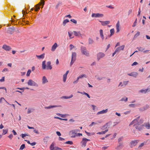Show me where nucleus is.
Here are the masks:
<instances>
[{
    "label": "nucleus",
    "mask_w": 150,
    "mask_h": 150,
    "mask_svg": "<svg viewBox=\"0 0 150 150\" xmlns=\"http://www.w3.org/2000/svg\"><path fill=\"white\" fill-rule=\"evenodd\" d=\"M13 135L12 134H11L8 136V137L10 139H11L13 138Z\"/></svg>",
    "instance_id": "obj_57"
},
{
    "label": "nucleus",
    "mask_w": 150,
    "mask_h": 150,
    "mask_svg": "<svg viewBox=\"0 0 150 150\" xmlns=\"http://www.w3.org/2000/svg\"><path fill=\"white\" fill-rule=\"evenodd\" d=\"M73 130V132H74L76 133V132H80V130L79 129H76Z\"/></svg>",
    "instance_id": "obj_58"
},
{
    "label": "nucleus",
    "mask_w": 150,
    "mask_h": 150,
    "mask_svg": "<svg viewBox=\"0 0 150 150\" xmlns=\"http://www.w3.org/2000/svg\"><path fill=\"white\" fill-rule=\"evenodd\" d=\"M42 80L43 84H45L48 82V81L45 76H43L42 77Z\"/></svg>",
    "instance_id": "obj_16"
},
{
    "label": "nucleus",
    "mask_w": 150,
    "mask_h": 150,
    "mask_svg": "<svg viewBox=\"0 0 150 150\" xmlns=\"http://www.w3.org/2000/svg\"><path fill=\"white\" fill-rule=\"evenodd\" d=\"M45 54L44 53H43L40 55H36V57L39 59H43L45 57Z\"/></svg>",
    "instance_id": "obj_19"
},
{
    "label": "nucleus",
    "mask_w": 150,
    "mask_h": 150,
    "mask_svg": "<svg viewBox=\"0 0 150 150\" xmlns=\"http://www.w3.org/2000/svg\"><path fill=\"white\" fill-rule=\"evenodd\" d=\"M57 115L60 116L62 117H66V115H63L59 113H57Z\"/></svg>",
    "instance_id": "obj_42"
},
{
    "label": "nucleus",
    "mask_w": 150,
    "mask_h": 150,
    "mask_svg": "<svg viewBox=\"0 0 150 150\" xmlns=\"http://www.w3.org/2000/svg\"><path fill=\"white\" fill-rule=\"evenodd\" d=\"M143 121L140 118V116H139L136 119L133 120L129 124V126L133 125L136 129L140 131L143 129L144 125H142Z\"/></svg>",
    "instance_id": "obj_1"
},
{
    "label": "nucleus",
    "mask_w": 150,
    "mask_h": 150,
    "mask_svg": "<svg viewBox=\"0 0 150 150\" xmlns=\"http://www.w3.org/2000/svg\"><path fill=\"white\" fill-rule=\"evenodd\" d=\"M138 142V140H134L132 141L130 143L131 147H133L135 146L137 144Z\"/></svg>",
    "instance_id": "obj_11"
},
{
    "label": "nucleus",
    "mask_w": 150,
    "mask_h": 150,
    "mask_svg": "<svg viewBox=\"0 0 150 150\" xmlns=\"http://www.w3.org/2000/svg\"><path fill=\"white\" fill-rule=\"evenodd\" d=\"M58 47V45L56 43H55L52 47L51 50L52 51H54Z\"/></svg>",
    "instance_id": "obj_15"
},
{
    "label": "nucleus",
    "mask_w": 150,
    "mask_h": 150,
    "mask_svg": "<svg viewBox=\"0 0 150 150\" xmlns=\"http://www.w3.org/2000/svg\"><path fill=\"white\" fill-rule=\"evenodd\" d=\"M123 139V137H120L118 139V142H121L122 141Z\"/></svg>",
    "instance_id": "obj_62"
},
{
    "label": "nucleus",
    "mask_w": 150,
    "mask_h": 150,
    "mask_svg": "<svg viewBox=\"0 0 150 150\" xmlns=\"http://www.w3.org/2000/svg\"><path fill=\"white\" fill-rule=\"evenodd\" d=\"M28 85V86H38V85L37 83L35 82V81H33L32 79L29 80L28 82H27Z\"/></svg>",
    "instance_id": "obj_6"
},
{
    "label": "nucleus",
    "mask_w": 150,
    "mask_h": 150,
    "mask_svg": "<svg viewBox=\"0 0 150 150\" xmlns=\"http://www.w3.org/2000/svg\"><path fill=\"white\" fill-rule=\"evenodd\" d=\"M8 132V129H3L2 134L5 135Z\"/></svg>",
    "instance_id": "obj_43"
},
{
    "label": "nucleus",
    "mask_w": 150,
    "mask_h": 150,
    "mask_svg": "<svg viewBox=\"0 0 150 150\" xmlns=\"http://www.w3.org/2000/svg\"><path fill=\"white\" fill-rule=\"evenodd\" d=\"M100 33L101 37L103 40L104 39V35L103 33V31L101 29L100 30Z\"/></svg>",
    "instance_id": "obj_28"
},
{
    "label": "nucleus",
    "mask_w": 150,
    "mask_h": 150,
    "mask_svg": "<svg viewBox=\"0 0 150 150\" xmlns=\"http://www.w3.org/2000/svg\"><path fill=\"white\" fill-rule=\"evenodd\" d=\"M129 82V81H124L123 82V85H125V86H126V85H127L128 84V83Z\"/></svg>",
    "instance_id": "obj_49"
},
{
    "label": "nucleus",
    "mask_w": 150,
    "mask_h": 150,
    "mask_svg": "<svg viewBox=\"0 0 150 150\" xmlns=\"http://www.w3.org/2000/svg\"><path fill=\"white\" fill-rule=\"evenodd\" d=\"M127 75L128 76L136 78L138 75V73L137 72H133L130 73H128Z\"/></svg>",
    "instance_id": "obj_10"
},
{
    "label": "nucleus",
    "mask_w": 150,
    "mask_h": 150,
    "mask_svg": "<svg viewBox=\"0 0 150 150\" xmlns=\"http://www.w3.org/2000/svg\"><path fill=\"white\" fill-rule=\"evenodd\" d=\"M108 129H106L105 131H102L101 132H99L97 133V134H105L108 131Z\"/></svg>",
    "instance_id": "obj_23"
},
{
    "label": "nucleus",
    "mask_w": 150,
    "mask_h": 150,
    "mask_svg": "<svg viewBox=\"0 0 150 150\" xmlns=\"http://www.w3.org/2000/svg\"><path fill=\"white\" fill-rule=\"evenodd\" d=\"M76 53L75 52H73L72 54L71 61L70 63V66H71L74 62L76 58Z\"/></svg>",
    "instance_id": "obj_4"
},
{
    "label": "nucleus",
    "mask_w": 150,
    "mask_h": 150,
    "mask_svg": "<svg viewBox=\"0 0 150 150\" xmlns=\"http://www.w3.org/2000/svg\"><path fill=\"white\" fill-rule=\"evenodd\" d=\"M140 34V32L139 31H138L134 35V37H137Z\"/></svg>",
    "instance_id": "obj_51"
},
{
    "label": "nucleus",
    "mask_w": 150,
    "mask_h": 150,
    "mask_svg": "<svg viewBox=\"0 0 150 150\" xmlns=\"http://www.w3.org/2000/svg\"><path fill=\"white\" fill-rule=\"evenodd\" d=\"M81 51L82 54L86 56H89V53L88 51L87 50L86 48L82 46L81 47Z\"/></svg>",
    "instance_id": "obj_3"
},
{
    "label": "nucleus",
    "mask_w": 150,
    "mask_h": 150,
    "mask_svg": "<svg viewBox=\"0 0 150 150\" xmlns=\"http://www.w3.org/2000/svg\"><path fill=\"white\" fill-rule=\"evenodd\" d=\"M125 47V45H122L119 47L117 48L115 50V52H119L121 50H123L124 48Z\"/></svg>",
    "instance_id": "obj_12"
},
{
    "label": "nucleus",
    "mask_w": 150,
    "mask_h": 150,
    "mask_svg": "<svg viewBox=\"0 0 150 150\" xmlns=\"http://www.w3.org/2000/svg\"><path fill=\"white\" fill-rule=\"evenodd\" d=\"M46 61H43L42 63V68L43 69L51 70L52 66L51 65L50 61H48L47 62V65L46 64Z\"/></svg>",
    "instance_id": "obj_2"
},
{
    "label": "nucleus",
    "mask_w": 150,
    "mask_h": 150,
    "mask_svg": "<svg viewBox=\"0 0 150 150\" xmlns=\"http://www.w3.org/2000/svg\"><path fill=\"white\" fill-rule=\"evenodd\" d=\"M110 36H111L112 35H113V34H114V32H115L114 29V28L111 29L110 30Z\"/></svg>",
    "instance_id": "obj_34"
},
{
    "label": "nucleus",
    "mask_w": 150,
    "mask_h": 150,
    "mask_svg": "<svg viewBox=\"0 0 150 150\" xmlns=\"http://www.w3.org/2000/svg\"><path fill=\"white\" fill-rule=\"evenodd\" d=\"M148 89L145 90L142 89L140 90V92L142 93H146Z\"/></svg>",
    "instance_id": "obj_38"
},
{
    "label": "nucleus",
    "mask_w": 150,
    "mask_h": 150,
    "mask_svg": "<svg viewBox=\"0 0 150 150\" xmlns=\"http://www.w3.org/2000/svg\"><path fill=\"white\" fill-rule=\"evenodd\" d=\"M73 32L75 36L82 37L83 36V35L81 33L80 31L77 32L74 31H73Z\"/></svg>",
    "instance_id": "obj_9"
},
{
    "label": "nucleus",
    "mask_w": 150,
    "mask_h": 150,
    "mask_svg": "<svg viewBox=\"0 0 150 150\" xmlns=\"http://www.w3.org/2000/svg\"><path fill=\"white\" fill-rule=\"evenodd\" d=\"M70 21L75 24H76L77 23L76 21L74 19H71Z\"/></svg>",
    "instance_id": "obj_48"
},
{
    "label": "nucleus",
    "mask_w": 150,
    "mask_h": 150,
    "mask_svg": "<svg viewBox=\"0 0 150 150\" xmlns=\"http://www.w3.org/2000/svg\"><path fill=\"white\" fill-rule=\"evenodd\" d=\"M83 94H84L87 96V97L89 98H90V96L88 94L84 92L83 93Z\"/></svg>",
    "instance_id": "obj_52"
},
{
    "label": "nucleus",
    "mask_w": 150,
    "mask_h": 150,
    "mask_svg": "<svg viewBox=\"0 0 150 150\" xmlns=\"http://www.w3.org/2000/svg\"><path fill=\"white\" fill-rule=\"evenodd\" d=\"M67 75L64 74L63 76V81L65 82L66 80Z\"/></svg>",
    "instance_id": "obj_37"
},
{
    "label": "nucleus",
    "mask_w": 150,
    "mask_h": 150,
    "mask_svg": "<svg viewBox=\"0 0 150 150\" xmlns=\"http://www.w3.org/2000/svg\"><path fill=\"white\" fill-rule=\"evenodd\" d=\"M117 33H118L120 31V23L118 21L116 25Z\"/></svg>",
    "instance_id": "obj_20"
},
{
    "label": "nucleus",
    "mask_w": 150,
    "mask_h": 150,
    "mask_svg": "<svg viewBox=\"0 0 150 150\" xmlns=\"http://www.w3.org/2000/svg\"><path fill=\"white\" fill-rule=\"evenodd\" d=\"M14 30V28H9L7 30V32L10 34H12Z\"/></svg>",
    "instance_id": "obj_17"
},
{
    "label": "nucleus",
    "mask_w": 150,
    "mask_h": 150,
    "mask_svg": "<svg viewBox=\"0 0 150 150\" xmlns=\"http://www.w3.org/2000/svg\"><path fill=\"white\" fill-rule=\"evenodd\" d=\"M25 144H23L21 146L20 149L21 150H23L25 148Z\"/></svg>",
    "instance_id": "obj_46"
},
{
    "label": "nucleus",
    "mask_w": 150,
    "mask_h": 150,
    "mask_svg": "<svg viewBox=\"0 0 150 150\" xmlns=\"http://www.w3.org/2000/svg\"><path fill=\"white\" fill-rule=\"evenodd\" d=\"M33 131H34V132L35 133H36V134H39V132H38V130H37L35 129H34V130Z\"/></svg>",
    "instance_id": "obj_61"
},
{
    "label": "nucleus",
    "mask_w": 150,
    "mask_h": 150,
    "mask_svg": "<svg viewBox=\"0 0 150 150\" xmlns=\"http://www.w3.org/2000/svg\"><path fill=\"white\" fill-rule=\"evenodd\" d=\"M54 144L53 143H52L50 146V150H54L55 147H54Z\"/></svg>",
    "instance_id": "obj_24"
},
{
    "label": "nucleus",
    "mask_w": 150,
    "mask_h": 150,
    "mask_svg": "<svg viewBox=\"0 0 150 150\" xmlns=\"http://www.w3.org/2000/svg\"><path fill=\"white\" fill-rule=\"evenodd\" d=\"M88 44H92L94 42L93 40L91 38H89L88 40Z\"/></svg>",
    "instance_id": "obj_29"
},
{
    "label": "nucleus",
    "mask_w": 150,
    "mask_h": 150,
    "mask_svg": "<svg viewBox=\"0 0 150 150\" xmlns=\"http://www.w3.org/2000/svg\"><path fill=\"white\" fill-rule=\"evenodd\" d=\"M88 141H90V140L85 138H83L81 142V146L83 147H85L86 145V143Z\"/></svg>",
    "instance_id": "obj_5"
},
{
    "label": "nucleus",
    "mask_w": 150,
    "mask_h": 150,
    "mask_svg": "<svg viewBox=\"0 0 150 150\" xmlns=\"http://www.w3.org/2000/svg\"><path fill=\"white\" fill-rule=\"evenodd\" d=\"M45 4V1L42 0H41V1L40 3L39 4H40V5H42V6H41V8H42L43 7V6Z\"/></svg>",
    "instance_id": "obj_35"
},
{
    "label": "nucleus",
    "mask_w": 150,
    "mask_h": 150,
    "mask_svg": "<svg viewBox=\"0 0 150 150\" xmlns=\"http://www.w3.org/2000/svg\"><path fill=\"white\" fill-rule=\"evenodd\" d=\"M49 137H45L43 139V141L45 144H46L48 141Z\"/></svg>",
    "instance_id": "obj_27"
},
{
    "label": "nucleus",
    "mask_w": 150,
    "mask_h": 150,
    "mask_svg": "<svg viewBox=\"0 0 150 150\" xmlns=\"http://www.w3.org/2000/svg\"><path fill=\"white\" fill-rule=\"evenodd\" d=\"M69 21L68 19H66L64 20L63 22V24L64 25H65L66 24L69 22Z\"/></svg>",
    "instance_id": "obj_33"
},
{
    "label": "nucleus",
    "mask_w": 150,
    "mask_h": 150,
    "mask_svg": "<svg viewBox=\"0 0 150 150\" xmlns=\"http://www.w3.org/2000/svg\"><path fill=\"white\" fill-rule=\"evenodd\" d=\"M68 34L69 35V37L70 39H71L74 38V37H72V35L73 34V32H68Z\"/></svg>",
    "instance_id": "obj_25"
},
{
    "label": "nucleus",
    "mask_w": 150,
    "mask_h": 150,
    "mask_svg": "<svg viewBox=\"0 0 150 150\" xmlns=\"http://www.w3.org/2000/svg\"><path fill=\"white\" fill-rule=\"evenodd\" d=\"M129 106L132 107H134L135 106V105L133 104H131L129 105Z\"/></svg>",
    "instance_id": "obj_55"
},
{
    "label": "nucleus",
    "mask_w": 150,
    "mask_h": 150,
    "mask_svg": "<svg viewBox=\"0 0 150 150\" xmlns=\"http://www.w3.org/2000/svg\"><path fill=\"white\" fill-rule=\"evenodd\" d=\"M105 56V54L102 52H99L97 54V59L99 61L101 58Z\"/></svg>",
    "instance_id": "obj_8"
},
{
    "label": "nucleus",
    "mask_w": 150,
    "mask_h": 150,
    "mask_svg": "<svg viewBox=\"0 0 150 150\" xmlns=\"http://www.w3.org/2000/svg\"><path fill=\"white\" fill-rule=\"evenodd\" d=\"M103 16L104 15L103 14L99 13H93L91 15L92 17H94L96 18H101L103 17Z\"/></svg>",
    "instance_id": "obj_7"
},
{
    "label": "nucleus",
    "mask_w": 150,
    "mask_h": 150,
    "mask_svg": "<svg viewBox=\"0 0 150 150\" xmlns=\"http://www.w3.org/2000/svg\"><path fill=\"white\" fill-rule=\"evenodd\" d=\"M70 133H71L72 135L71 137L72 138L75 137L76 135V133H75L74 132H73V130L70 131Z\"/></svg>",
    "instance_id": "obj_22"
},
{
    "label": "nucleus",
    "mask_w": 150,
    "mask_h": 150,
    "mask_svg": "<svg viewBox=\"0 0 150 150\" xmlns=\"http://www.w3.org/2000/svg\"><path fill=\"white\" fill-rule=\"evenodd\" d=\"M65 144L70 145H72L73 144V142L72 141H68L65 142Z\"/></svg>",
    "instance_id": "obj_39"
},
{
    "label": "nucleus",
    "mask_w": 150,
    "mask_h": 150,
    "mask_svg": "<svg viewBox=\"0 0 150 150\" xmlns=\"http://www.w3.org/2000/svg\"><path fill=\"white\" fill-rule=\"evenodd\" d=\"M59 106L57 105H50L48 107H46L45 108V109H49L54 108L58 107Z\"/></svg>",
    "instance_id": "obj_21"
},
{
    "label": "nucleus",
    "mask_w": 150,
    "mask_h": 150,
    "mask_svg": "<svg viewBox=\"0 0 150 150\" xmlns=\"http://www.w3.org/2000/svg\"><path fill=\"white\" fill-rule=\"evenodd\" d=\"M70 50H71L73 48L75 47L72 44H70L69 45Z\"/></svg>",
    "instance_id": "obj_47"
},
{
    "label": "nucleus",
    "mask_w": 150,
    "mask_h": 150,
    "mask_svg": "<svg viewBox=\"0 0 150 150\" xmlns=\"http://www.w3.org/2000/svg\"><path fill=\"white\" fill-rule=\"evenodd\" d=\"M56 133L57 135L58 136H60L61 135V134L60 132L59 131H57L56 132Z\"/></svg>",
    "instance_id": "obj_64"
},
{
    "label": "nucleus",
    "mask_w": 150,
    "mask_h": 150,
    "mask_svg": "<svg viewBox=\"0 0 150 150\" xmlns=\"http://www.w3.org/2000/svg\"><path fill=\"white\" fill-rule=\"evenodd\" d=\"M144 143H141L138 146V148H141L144 146Z\"/></svg>",
    "instance_id": "obj_56"
},
{
    "label": "nucleus",
    "mask_w": 150,
    "mask_h": 150,
    "mask_svg": "<svg viewBox=\"0 0 150 150\" xmlns=\"http://www.w3.org/2000/svg\"><path fill=\"white\" fill-rule=\"evenodd\" d=\"M73 96V95H71L69 96H63L61 98H64V99H69L71 98Z\"/></svg>",
    "instance_id": "obj_26"
},
{
    "label": "nucleus",
    "mask_w": 150,
    "mask_h": 150,
    "mask_svg": "<svg viewBox=\"0 0 150 150\" xmlns=\"http://www.w3.org/2000/svg\"><path fill=\"white\" fill-rule=\"evenodd\" d=\"M145 127L147 129H149L150 128V125L149 122L144 124Z\"/></svg>",
    "instance_id": "obj_31"
},
{
    "label": "nucleus",
    "mask_w": 150,
    "mask_h": 150,
    "mask_svg": "<svg viewBox=\"0 0 150 150\" xmlns=\"http://www.w3.org/2000/svg\"><path fill=\"white\" fill-rule=\"evenodd\" d=\"M149 108V106L148 105H146L144 107V110H145L148 109Z\"/></svg>",
    "instance_id": "obj_41"
},
{
    "label": "nucleus",
    "mask_w": 150,
    "mask_h": 150,
    "mask_svg": "<svg viewBox=\"0 0 150 150\" xmlns=\"http://www.w3.org/2000/svg\"><path fill=\"white\" fill-rule=\"evenodd\" d=\"M108 109H106L105 110H103L101 111L98 112L97 113V114L98 115H99V114L105 113H106V112H108Z\"/></svg>",
    "instance_id": "obj_18"
},
{
    "label": "nucleus",
    "mask_w": 150,
    "mask_h": 150,
    "mask_svg": "<svg viewBox=\"0 0 150 150\" xmlns=\"http://www.w3.org/2000/svg\"><path fill=\"white\" fill-rule=\"evenodd\" d=\"M31 72V70H30V69L28 70L27 71V73L26 74L27 76H29Z\"/></svg>",
    "instance_id": "obj_44"
},
{
    "label": "nucleus",
    "mask_w": 150,
    "mask_h": 150,
    "mask_svg": "<svg viewBox=\"0 0 150 150\" xmlns=\"http://www.w3.org/2000/svg\"><path fill=\"white\" fill-rule=\"evenodd\" d=\"M3 100H4L8 105H9V104L3 97L0 98V103H1Z\"/></svg>",
    "instance_id": "obj_36"
},
{
    "label": "nucleus",
    "mask_w": 150,
    "mask_h": 150,
    "mask_svg": "<svg viewBox=\"0 0 150 150\" xmlns=\"http://www.w3.org/2000/svg\"><path fill=\"white\" fill-rule=\"evenodd\" d=\"M40 4H37L35 6V11H38L40 9Z\"/></svg>",
    "instance_id": "obj_30"
},
{
    "label": "nucleus",
    "mask_w": 150,
    "mask_h": 150,
    "mask_svg": "<svg viewBox=\"0 0 150 150\" xmlns=\"http://www.w3.org/2000/svg\"><path fill=\"white\" fill-rule=\"evenodd\" d=\"M138 63L136 62H134L132 64V66H134V65H136L138 64Z\"/></svg>",
    "instance_id": "obj_59"
},
{
    "label": "nucleus",
    "mask_w": 150,
    "mask_h": 150,
    "mask_svg": "<svg viewBox=\"0 0 150 150\" xmlns=\"http://www.w3.org/2000/svg\"><path fill=\"white\" fill-rule=\"evenodd\" d=\"M106 7H107L108 8H111V9H114V7H113L111 5L107 6Z\"/></svg>",
    "instance_id": "obj_60"
},
{
    "label": "nucleus",
    "mask_w": 150,
    "mask_h": 150,
    "mask_svg": "<svg viewBox=\"0 0 150 150\" xmlns=\"http://www.w3.org/2000/svg\"><path fill=\"white\" fill-rule=\"evenodd\" d=\"M137 23V19H136L135 21L134 22V23L132 25L133 27H134L136 26V24Z\"/></svg>",
    "instance_id": "obj_53"
},
{
    "label": "nucleus",
    "mask_w": 150,
    "mask_h": 150,
    "mask_svg": "<svg viewBox=\"0 0 150 150\" xmlns=\"http://www.w3.org/2000/svg\"><path fill=\"white\" fill-rule=\"evenodd\" d=\"M137 48L138 49V50L139 51H141V52H143V51L144 50V49H143V48L141 47H138Z\"/></svg>",
    "instance_id": "obj_45"
},
{
    "label": "nucleus",
    "mask_w": 150,
    "mask_h": 150,
    "mask_svg": "<svg viewBox=\"0 0 150 150\" xmlns=\"http://www.w3.org/2000/svg\"><path fill=\"white\" fill-rule=\"evenodd\" d=\"M83 77H86V75L85 74H82L80 76H79L78 78V79H81Z\"/></svg>",
    "instance_id": "obj_32"
},
{
    "label": "nucleus",
    "mask_w": 150,
    "mask_h": 150,
    "mask_svg": "<svg viewBox=\"0 0 150 150\" xmlns=\"http://www.w3.org/2000/svg\"><path fill=\"white\" fill-rule=\"evenodd\" d=\"M21 135L22 137L23 138L24 137H25L26 136H28V135L27 134H21Z\"/></svg>",
    "instance_id": "obj_63"
},
{
    "label": "nucleus",
    "mask_w": 150,
    "mask_h": 150,
    "mask_svg": "<svg viewBox=\"0 0 150 150\" xmlns=\"http://www.w3.org/2000/svg\"><path fill=\"white\" fill-rule=\"evenodd\" d=\"M2 48L6 51H9L11 49V48L10 46L5 45H3Z\"/></svg>",
    "instance_id": "obj_13"
},
{
    "label": "nucleus",
    "mask_w": 150,
    "mask_h": 150,
    "mask_svg": "<svg viewBox=\"0 0 150 150\" xmlns=\"http://www.w3.org/2000/svg\"><path fill=\"white\" fill-rule=\"evenodd\" d=\"M99 21L101 23L102 25L103 26L107 24H109L110 23V22L109 21Z\"/></svg>",
    "instance_id": "obj_14"
},
{
    "label": "nucleus",
    "mask_w": 150,
    "mask_h": 150,
    "mask_svg": "<svg viewBox=\"0 0 150 150\" xmlns=\"http://www.w3.org/2000/svg\"><path fill=\"white\" fill-rule=\"evenodd\" d=\"M62 149L61 148L58 147L57 146L55 147V149L54 150H62Z\"/></svg>",
    "instance_id": "obj_50"
},
{
    "label": "nucleus",
    "mask_w": 150,
    "mask_h": 150,
    "mask_svg": "<svg viewBox=\"0 0 150 150\" xmlns=\"http://www.w3.org/2000/svg\"><path fill=\"white\" fill-rule=\"evenodd\" d=\"M5 81V77L3 76L2 77V79H0V81L1 82H4Z\"/></svg>",
    "instance_id": "obj_54"
},
{
    "label": "nucleus",
    "mask_w": 150,
    "mask_h": 150,
    "mask_svg": "<svg viewBox=\"0 0 150 150\" xmlns=\"http://www.w3.org/2000/svg\"><path fill=\"white\" fill-rule=\"evenodd\" d=\"M62 5V3L61 2H59L55 6L56 9H57L59 6Z\"/></svg>",
    "instance_id": "obj_40"
}]
</instances>
